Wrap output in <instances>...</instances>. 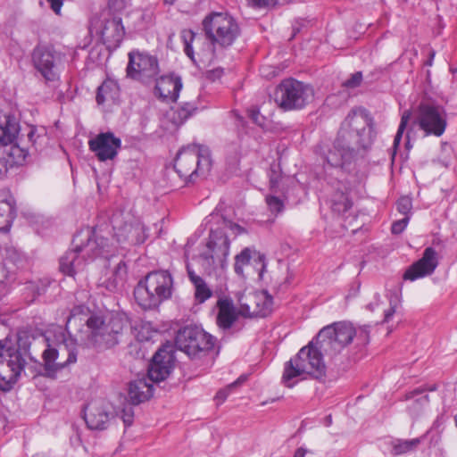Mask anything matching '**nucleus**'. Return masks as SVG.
I'll list each match as a JSON object with an SVG mask.
<instances>
[{
    "label": "nucleus",
    "instance_id": "nucleus-19",
    "mask_svg": "<svg viewBox=\"0 0 457 457\" xmlns=\"http://www.w3.org/2000/svg\"><path fill=\"white\" fill-rule=\"evenodd\" d=\"M246 300L249 303L240 300L239 313L244 317H265L272 311L273 298L266 290L250 295Z\"/></svg>",
    "mask_w": 457,
    "mask_h": 457
},
{
    "label": "nucleus",
    "instance_id": "nucleus-57",
    "mask_svg": "<svg viewBox=\"0 0 457 457\" xmlns=\"http://www.w3.org/2000/svg\"><path fill=\"white\" fill-rule=\"evenodd\" d=\"M221 75H222V70L217 69V70L211 71L208 73V78H210L212 79H215L220 78Z\"/></svg>",
    "mask_w": 457,
    "mask_h": 457
},
{
    "label": "nucleus",
    "instance_id": "nucleus-60",
    "mask_svg": "<svg viewBox=\"0 0 457 457\" xmlns=\"http://www.w3.org/2000/svg\"><path fill=\"white\" fill-rule=\"evenodd\" d=\"M237 122H238L237 126L244 127L245 124V121L244 120V119L241 116H237Z\"/></svg>",
    "mask_w": 457,
    "mask_h": 457
},
{
    "label": "nucleus",
    "instance_id": "nucleus-6",
    "mask_svg": "<svg viewBox=\"0 0 457 457\" xmlns=\"http://www.w3.org/2000/svg\"><path fill=\"white\" fill-rule=\"evenodd\" d=\"M29 359V350L11 340H0V391L9 392L21 377Z\"/></svg>",
    "mask_w": 457,
    "mask_h": 457
},
{
    "label": "nucleus",
    "instance_id": "nucleus-49",
    "mask_svg": "<svg viewBox=\"0 0 457 457\" xmlns=\"http://www.w3.org/2000/svg\"><path fill=\"white\" fill-rule=\"evenodd\" d=\"M252 6L256 8H264L278 4V0H247Z\"/></svg>",
    "mask_w": 457,
    "mask_h": 457
},
{
    "label": "nucleus",
    "instance_id": "nucleus-41",
    "mask_svg": "<svg viewBox=\"0 0 457 457\" xmlns=\"http://www.w3.org/2000/svg\"><path fill=\"white\" fill-rule=\"evenodd\" d=\"M420 443L418 438L411 440L399 441L394 445V453L395 454H403L416 447Z\"/></svg>",
    "mask_w": 457,
    "mask_h": 457
},
{
    "label": "nucleus",
    "instance_id": "nucleus-11",
    "mask_svg": "<svg viewBox=\"0 0 457 457\" xmlns=\"http://www.w3.org/2000/svg\"><path fill=\"white\" fill-rule=\"evenodd\" d=\"M216 339L202 328L187 326L179 330L175 344L179 350L190 358H200L212 351Z\"/></svg>",
    "mask_w": 457,
    "mask_h": 457
},
{
    "label": "nucleus",
    "instance_id": "nucleus-17",
    "mask_svg": "<svg viewBox=\"0 0 457 457\" xmlns=\"http://www.w3.org/2000/svg\"><path fill=\"white\" fill-rule=\"evenodd\" d=\"M114 417L113 406L103 399L93 400L85 408L84 420L92 430L106 429Z\"/></svg>",
    "mask_w": 457,
    "mask_h": 457
},
{
    "label": "nucleus",
    "instance_id": "nucleus-27",
    "mask_svg": "<svg viewBox=\"0 0 457 457\" xmlns=\"http://www.w3.org/2000/svg\"><path fill=\"white\" fill-rule=\"evenodd\" d=\"M154 388L146 378L136 379L129 385V398L132 404H139L152 397Z\"/></svg>",
    "mask_w": 457,
    "mask_h": 457
},
{
    "label": "nucleus",
    "instance_id": "nucleus-33",
    "mask_svg": "<svg viewBox=\"0 0 457 457\" xmlns=\"http://www.w3.org/2000/svg\"><path fill=\"white\" fill-rule=\"evenodd\" d=\"M352 204L348 195L342 191L336 192L331 198V209L339 214L346 212Z\"/></svg>",
    "mask_w": 457,
    "mask_h": 457
},
{
    "label": "nucleus",
    "instance_id": "nucleus-35",
    "mask_svg": "<svg viewBox=\"0 0 457 457\" xmlns=\"http://www.w3.org/2000/svg\"><path fill=\"white\" fill-rule=\"evenodd\" d=\"M45 137L46 134L44 129H42V133H40L35 126H30L28 129L26 137H23V139L25 140L27 145L30 144V146L37 151L45 140Z\"/></svg>",
    "mask_w": 457,
    "mask_h": 457
},
{
    "label": "nucleus",
    "instance_id": "nucleus-46",
    "mask_svg": "<svg viewBox=\"0 0 457 457\" xmlns=\"http://www.w3.org/2000/svg\"><path fill=\"white\" fill-rule=\"evenodd\" d=\"M354 337L360 341V344H367L370 337V327L362 326L355 328Z\"/></svg>",
    "mask_w": 457,
    "mask_h": 457
},
{
    "label": "nucleus",
    "instance_id": "nucleus-10",
    "mask_svg": "<svg viewBox=\"0 0 457 457\" xmlns=\"http://www.w3.org/2000/svg\"><path fill=\"white\" fill-rule=\"evenodd\" d=\"M310 85L289 78L282 80L274 92V101L284 111L301 110L313 99Z\"/></svg>",
    "mask_w": 457,
    "mask_h": 457
},
{
    "label": "nucleus",
    "instance_id": "nucleus-59",
    "mask_svg": "<svg viewBox=\"0 0 457 457\" xmlns=\"http://www.w3.org/2000/svg\"><path fill=\"white\" fill-rule=\"evenodd\" d=\"M6 285L4 282L0 283V299L6 294Z\"/></svg>",
    "mask_w": 457,
    "mask_h": 457
},
{
    "label": "nucleus",
    "instance_id": "nucleus-26",
    "mask_svg": "<svg viewBox=\"0 0 457 457\" xmlns=\"http://www.w3.org/2000/svg\"><path fill=\"white\" fill-rule=\"evenodd\" d=\"M219 312L217 315V324L223 329H228L237 320L239 313L237 312L232 300L222 298L217 302Z\"/></svg>",
    "mask_w": 457,
    "mask_h": 457
},
{
    "label": "nucleus",
    "instance_id": "nucleus-48",
    "mask_svg": "<svg viewBox=\"0 0 457 457\" xmlns=\"http://www.w3.org/2000/svg\"><path fill=\"white\" fill-rule=\"evenodd\" d=\"M409 220H410L409 216H404L403 219L395 221L391 227L392 233L395 235L401 234L405 229V228L409 222Z\"/></svg>",
    "mask_w": 457,
    "mask_h": 457
},
{
    "label": "nucleus",
    "instance_id": "nucleus-43",
    "mask_svg": "<svg viewBox=\"0 0 457 457\" xmlns=\"http://www.w3.org/2000/svg\"><path fill=\"white\" fill-rule=\"evenodd\" d=\"M14 165L10 160L6 150L0 151V177L6 175L8 170Z\"/></svg>",
    "mask_w": 457,
    "mask_h": 457
},
{
    "label": "nucleus",
    "instance_id": "nucleus-36",
    "mask_svg": "<svg viewBox=\"0 0 457 457\" xmlns=\"http://www.w3.org/2000/svg\"><path fill=\"white\" fill-rule=\"evenodd\" d=\"M195 287V298L199 303H204L212 295V291L206 284L204 278L196 279V282L193 284Z\"/></svg>",
    "mask_w": 457,
    "mask_h": 457
},
{
    "label": "nucleus",
    "instance_id": "nucleus-62",
    "mask_svg": "<svg viewBox=\"0 0 457 457\" xmlns=\"http://www.w3.org/2000/svg\"><path fill=\"white\" fill-rule=\"evenodd\" d=\"M174 1L175 0H164L165 3L170 4H173Z\"/></svg>",
    "mask_w": 457,
    "mask_h": 457
},
{
    "label": "nucleus",
    "instance_id": "nucleus-9",
    "mask_svg": "<svg viewBox=\"0 0 457 457\" xmlns=\"http://www.w3.org/2000/svg\"><path fill=\"white\" fill-rule=\"evenodd\" d=\"M174 168L187 183L193 182L196 177L204 175L211 168L209 149L198 145L181 148L176 156Z\"/></svg>",
    "mask_w": 457,
    "mask_h": 457
},
{
    "label": "nucleus",
    "instance_id": "nucleus-15",
    "mask_svg": "<svg viewBox=\"0 0 457 457\" xmlns=\"http://www.w3.org/2000/svg\"><path fill=\"white\" fill-rule=\"evenodd\" d=\"M91 27L101 36L104 44L108 45L109 47L118 46L125 34L121 18L109 11H104L99 17L92 18Z\"/></svg>",
    "mask_w": 457,
    "mask_h": 457
},
{
    "label": "nucleus",
    "instance_id": "nucleus-18",
    "mask_svg": "<svg viewBox=\"0 0 457 457\" xmlns=\"http://www.w3.org/2000/svg\"><path fill=\"white\" fill-rule=\"evenodd\" d=\"M88 147L98 161H112L121 148V140L112 132H102L88 141Z\"/></svg>",
    "mask_w": 457,
    "mask_h": 457
},
{
    "label": "nucleus",
    "instance_id": "nucleus-16",
    "mask_svg": "<svg viewBox=\"0 0 457 457\" xmlns=\"http://www.w3.org/2000/svg\"><path fill=\"white\" fill-rule=\"evenodd\" d=\"M159 72L156 57L145 53L132 51L129 54L128 77L146 83Z\"/></svg>",
    "mask_w": 457,
    "mask_h": 457
},
{
    "label": "nucleus",
    "instance_id": "nucleus-61",
    "mask_svg": "<svg viewBox=\"0 0 457 457\" xmlns=\"http://www.w3.org/2000/svg\"><path fill=\"white\" fill-rule=\"evenodd\" d=\"M232 228L235 229L237 233H241L243 231V228L237 224H234Z\"/></svg>",
    "mask_w": 457,
    "mask_h": 457
},
{
    "label": "nucleus",
    "instance_id": "nucleus-30",
    "mask_svg": "<svg viewBox=\"0 0 457 457\" xmlns=\"http://www.w3.org/2000/svg\"><path fill=\"white\" fill-rule=\"evenodd\" d=\"M118 97V84L112 79H106L98 87L96 100L98 104H103L108 101L115 102Z\"/></svg>",
    "mask_w": 457,
    "mask_h": 457
},
{
    "label": "nucleus",
    "instance_id": "nucleus-23",
    "mask_svg": "<svg viewBox=\"0 0 457 457\" xmlns=\"http://www.w3.org/2000/svg\"><path fill=\"white\" fill-rule=\"evenodd\" d=\"M182 86L180 77L174 74L164 75L156 81L155 95L163 101L176 102Z\"/></svg>",
    "mask_w": 457,
    "mask_h": 457
},
{
    "label": "nucleus",
    "instance_id": "nucleus-3",
    "mask_svg": "<svg viewBox=\"0 0 457 457\" xmlns=\"http://www.w3.org/2000/svg\"><path fill=\"white\" fill-rule=\"evenodd\" d=\"M326 354L318 342L316 336L307 345L302 347L295 356L285 363L282 383L287 387H293L292 379L306 374L311 378L322 381L327 375V367L323 359Z\"/></svg>",
    "mask_w": 457,
    "mask_h": 457
},
{
    "label": "nucleus",
    "instance_id": "nucleus-47",
    "mask_svg": "<svg viewBox=\"0 0 457 457\" xmlns=\"http://www.w3.org/2000/svg\"><path fill=\"white\" fill-rule=\"evenodd\" d=\"M248 116L253 123L260 127L265 126V117L260 113V111L256 108H252L248 111Z\"/></svg>",
    "mask_w": 457,
    "mask_h": 457
},
{
    "label": "nucleus",
    "instance_id": "nucleus-29",
    "mask_svg": "<svg viewBox=\"0 0 457 457\" xmlns=\"http://www.w3.org/2000/svg\"><path fill=\"white\" fill-rule=\"evenodd\" d=\"M19 130V122L13 115H0V144L6 145L13 143Z\"/></svg>",
    "mask_w": 457,
    "mask_h": 457
},
{
    "label": "nucleus",
    "instance_id": "nucleus-14",
    "mask_svg": "<svg viewBox=\"0 0 457 457\" xmlns=\"http://www.w3.org/2000/svg\"><path fill=\"white\" fill-rule=\"evenodd\" d=\"M415 122L425 135L441 137L447 126V113L439 104L422 102L419 104Z\"/></svg>",
    "mask_w": 457,
    "mask_h": 457
},
{
    "label": "nucleus",
    "instance_id": "nucleus-54",
    "mask_svg": "<svg viewBox=\"0 0 457 457\" xmlns=\"http://www.w3.org/2000/svg\"><path fill=\"white\" fill-rule=\"evenodd\" d=\"M187 275L189 278V280L192 282V284L196 282V279H201L202 278L195 273V271L189 267V265L187 266Z\"/></svg>",
    "mask_w": 457,
    "mask_h": 457
},
{
    "label": "nucleus",
    "instance_id": "nucleus-32",
    "mask_svg": "<svg viewBox=\"0 0 457 457\" xmlns=\"http://www.w3.org/2000/svg\"><path fill=\"white\" fill-rule=\"evenodd\" d=\"M196 111V107L190 104L185 103L183 105L178 108H171L168 113V119L175 125H182L192 114Z\"/></svg>",
    "mask_w": 457,
    "mask_h": 457
},
{
    "label": "nucleus",
    "instance_id": "nucleus-42",
    "mask_svg": "<svg viewBox=\"0 0 457 457\" xmlns=\"http://www.w3.org/2000/svg\"><path fill=\"white\" fill-rule=\"evenodd\" d=\"M410 116H411V113L408 111L404 112L403 114L402 115L401 122H400L396 135L395 136V139H394V147L395 148H397L401 143L402 136H403V133L409 122Z\"/></svg>",
    "mask_w": 457,
    "mask_h": 457
},
{
    "label": "nucleus",
    "instance_id": "nucleus-2",
    "mask_svg": "<svg viewBox=\"0 0 457 457\" xmlns=\"http://www.w3.org/2000/svg\"><path fill=\"white\" fill-rule=\"evenodd\" d=\"M72 244L74 248L67 251L60 259V270L71 277L82 271L87 261L105 256L110 252L108 239L89 227L81 229L73 238Z\"/></svg>",
    "mask_w": 457,
    "mask_h": 457
},
{
    "label": "nucleus",
    "instance_id": "nucleus-24",
    "mask_svg": "<svg viewBox=\"0 0 457 457\" xmlns=\"http://www.w3.org/2000/svg\"><path fill=\"white\" fill-rule=\"evenodd\" d=\"M436 386H420L417 387L404 396L406 401H411V403L408 406V411L411 416H418L423 411V409L428 404L429 398L427 394L428 391H435Z\"/></svg>",
    "mask_w": 457,
    "mask_h": 457
},
{
    "label": "nucleus",
    "instance_id": "nucleus-22",
    "mask_svg": "<svg viewBox=\"0 0 457 457\" xmlns=\"http://www.w3.org/2000/svg\"><path fill=\"white\" fill-rule=\"evenodd\" d=\"M437 266L436 252L432 247H427L422 257L412 265H411L403 275L407 280H415L417 278L430 275Z\"/></svg>",
    "mask_w": 457,
    "mask_h": 457
},
{
    "label": "nucleus",
    "instance_id": "nucleus-5",
    "mask_svg": "<svg viewBox=\"0 0 457 457\" xmlns=\"http://www.w3.org/2000/svg\"><path fill=\"white\" fill-rule=\"evenodd\" d=\"M173 278L168 270H159L147 273L134 289V297L143 309H154L171 297Z\"/></svg>",
    "mask_w": 457,
    "mask_h": 457
},
{
    "label": "nucleus",
    "instance_id": "nucleus-39",
    "mask_svg": "<svg viewBox=\"0 0 457 457\" xmlns=\"http://www.w3.org/2000/svg\"><path fill=\"white\" fill-rule=\"evenodd\" d=\"M216 243L213 241L212 237H210V240L208 241L206 246L208 248V252L203 253L200 254V258L203 261V266L205 269H209L213 266L214 264V257L212 254V252L214 250Z\"/></svg>",
    "mask_w": 457,
    "mask_h": 457
},
{
    "label": "nucleus",
    "instance_id": "nucleus-64",
    "mask_svg": "<svg viewBox=\"0 0 457 457\" xmlns=\"http://www.w3.org/2000/svg\"><path fill=\"white\" fill-rule=\"evenodd\" d=\"M455 424H456V427H457V415L455 416Z\"/></svg>",
    "mask_w": 457,
    "mask_h": 457
},
{
    "label": "nucleus",
    "instance_id": "nucleus-13",
    "mask_svg": "<svg viewBox=\"0 0 457 457\" xmlns=\"http://www.w3.org/2000/svg\"><path fill=\"white\" fill-rule=\"evenodd\" d=\"M63 55L50 46L38 45L31 52L34 69L47 82L59 79Z\"/></svg>",
    "mask_w": 457,
    "mask_h": 457
},
{
    "label": "nucleus",
    "instance_id": "nucleus-12",
    "mask_svg": "<svg viewBox=\"0 0 457 457\" xmlns=\"http://www.w3.org/2000/svg\"><path fill=\"white\" fill-rule=\"evenodd\" d=\"M355 335V328L350 322H336L324 327L317 335L318 342L327 355L339 353L349 345Z\"/></svg>",
    "mask_w": 457,
    "mask_h": 457
},
{
    "label": "nucleus",
    "instance_id": "nucleus-56",
    "mask_svg": "<svg viewBox=\"0 0 457 457\" xmlns=\"http://www.w3.org/2000/svg\"><path fill=\"white\" fill-rule=\"evenodd\" d=\"M309 452L308 449L304 447H299L295 450L293 457H305V454Z\"/></svg>",
    "mask_w": 457,
    "mask_h": 457
},
{
    "label": "nucleus",
    "instance_id": "nucleus-38",
    "mask_svg": "<svg viewBox=\"0 0 457 457\" xmlns=\"http://www.w3.org/2000/svg\"><path fill=\"white\" fill-rule=\"evenodd\" d=\"M127 273V268L124 262H120L113 271L114 278L108 282L107 288L111 291L117 288L120 282L123 281Z\"/></svg>",
    "mask_w": 457,
    "mask_h": 457
},
{
    "label": "nucleus",
    "instance_id": "nucleus-20",
    "mask_svg": "<svg viewBox=\"0 0 457 457\" xmlns=\"http://www.w3.org/2000/svg\"><path fill=\"white\" fill-rule=\"evenodd\" d=\"M174 357L171 346L160 348L154 355L148 369V378L153 382L164 380L173 368Z\"/></svg>",
    "mask_w": 457,
    "mask_h": 457
},
{
    "label": "nucleus",
    "instance_id": "nucleus-50",
    "mask_svg": "<svg viewBox=\"0 0 457 457\" xmlns=\"http://www.w3.org/2000/svg\"><path fill=\"white\" fill-rule=\"evenodd\" d=\"M128 1L129 0H109V6L114 11H121L127 6Z\"/></svg>",
    "mask_w": 457,
    "mask_h": 457
},
{
    "label": "nucleus",
    "instance_id": "nucleus-28",
    "mask_svg": "<svg viewBox=\"0 0 457 457\" xmlns=\"http://www.w3.org/2000/svg\"><path fill=\"white\" fill-rule=\"evenodd\" d=\"M14 199L10 195H0V232H8L16 217Z\"/></svg>",
    "mask_w": 457,
    "mask_h": 457
},
{
    "label": "nucleus",
    "instance_id": "nucleus-58",
    "mask_svg": "<svg viewBox=\"0 0 457 457\" xmlns=\"http://www.w3.org/2000/svg\"><path fill=\"white\" fill-rule=\"evenodd\" d=\"M278 176H270V189L274 190V188L278 186Z\"/></svg>",
    "mask_w": 457,
    "mask_h": 457
},
{
    "label": "nucleus",
    "instance_id": "nucleus-37",
    "mask_svg": "<svg viewBox=\"0 0 457 457\" xmlns=\"http://www.w3.org/2000/svg\"><path fill=\"white\" fill-rule=\"evenodd\" d=\"M91 315L89 308L85 304L76 305L71 310L66 326L70 325L72 321H76L77 319H79V322H86V320Z\"/></svg>",
    "mask_w": 457,
    "mask_h": 457
},
{
    "label": "nucleus",
    "instance_id": "nucleus-21",
    "mask_svg": "<svg viewBox=\"0 0 457 457\" xmlns=\"http://www.w3.org/2000/svg\"><path fill=\"white\" fill-rule=\"evenodd\" d=\"M115 237L120 243H129L132 245L142 244L146 239L145 225L139 220L126 221L119 225L116 219L112 220Z\"/></svg>",
    "mask_w": 457,
    "mask_h": 457
},
{
    "label": "nucleus",
    "instance_id": "nucleus-45",
    "mask_svg": "<svg viewBox=\"0 0 457 457\" xmlns=\"http://www.w3.org/2000/svg\"><path fill=\"white\" fill-rule=\"evenodd\" d=\"M362 81V73L357 71L351 75V77L343 82V87L347 88H355L361 85Z\"/></svg>",
    "mask_w": 457,
    "mask_h": 457
},
{
    "label": "nucleus",
    "instance_id": "nucleus-53",
    "mask_svg": "<svg viewBox=\"0 0 457 457\" xmlns=\"http://www.w3.org/2000/svg\"><path fill=\"white\" fill-rule=\"evenodd\" d=\"M51 6V9L56 14H60L61 8L63 4L64 0H46Z\"/></svg>",
    "mask_w": 457,
    "mask_h": 457
},
{
    "label": "nucleus",
    "instance_id": "nucleus-7",
    "mask_svg": "<svg viewBox=\"0 0 457 457\" xmlns=\"http://www.w3.org/2000/svg\"><path fill=\"white\" fill-rule=\"evenodd\" d=\"M202 25L213 54L231 46L240 35L237 21L227 12H212L203 20Z\"/></svg>",
    "mask_w": 457,
    "mask_h": 457
},
{
    "label": "nucleus",
    "instance_id": "nucleus-4",
    "mask_svg": "<svg viewBox=\"0 0 457 457\" xmlns=\"http://www.w3.org/2000/svg\"><path fill=\"white\" fill-rule=\"evenodd\" d=\"M86 330H80L79 333V343L100 351L117 345L125 329L122 319L113 317L105 321L100 314H92L88 317L86 320Z\"/></svg>",
    "mask_w": 457,
    "mask_h": 457
},
{
    "label": "nucleus",
    "instance_id": "nucleus-44",
    "mask_svg": "<svg viewBox=\"0 0 457 457\" xmlns=\"http://www.w3.org/2000/svg\"><path fill=\"white\" fill-rule=\"evenodd\" d=\"M411 200L407 196L401 197L396 203V208L398 212L405 216H408L409 212L411 210Z\"/></svg>",
    "mask_w": 457,
    "mask_h": 457
},
{
    "label": "nucleus",
    "instance_id": "nucleus-25",
    "mask_svg": "<svg viewBox=\"0 0 457 457\" xmlns=\"http://www.w3.org/2000/svg\"><path fill=\"white\" fill-rule=\"evenodd\" d=\"M251 262L254 263V265H261L259 275L262 277V272L265 270V256L259 252L252 251L249 248H245L239 254H237L235 258V272L238 275H243V267L245 265L250 264Z\"/></svg>",
    "mask_w": 457,
    "mask_h": 457
},
{
    "label": "nucleus",
    "instance_id": "nucleus-31",
    "mask_svg": "<svg viewBox=\"0 0 457 457\" xmlns=\"http://www.w3.org/2000/svg\"><path fill=\"white\" fill-rule=\"evenodd\" d=\"M10 160L14 166L21 165L29 155V145H26L23 139V135L17 138V142L11 144L8 151H6Z\"/></svg>",
    "mask_w": 457,
    "mask_h": 457
},
{
    "label": "nucleus",
    "instance_id": "nucleus-63",
    "mask_svg": "<svg viewBox=\"0 0 457 457\" xmlns=\"http://www.w3.org/2000/svg\"><path fill=\"white\" fill-rule=\"evenodd\" d=\"M262 75H263V76H268V74H266V73L264 72V69H262Z\"/></svg>",
    "mask_w": 457,
    "mask_h": 457
},
{
    "label": "nucleus",
    "instance_id": "nucleus-51",
    "mask_svg": "<svg viewBox=\"0 0 457 457\" xmlns=\"http://www.w3.org/2000/svg\"><path fill=\"white\" fill-rule=\"evenodd\" d=\"M242 381H243V379L239 378L237 381H235L234 383L230 384L228 386V388H226L224 390L219 391L217 393V398L221 399L222 401H224L227 398V396H228V391L230 390L231 388L238 386Z\"/></svg>",
    "mask_w": 457,
    "mask_h": 457
},
{
    "label": "nucleus",
    "instance_id": "nucleus-55",
    "mask_svg": "<svg viewBox=\"0 0 457 457\" xmlns=\"http://www.w3.org/2000/svg\"><path fill=\"white\" fill-rule=\"evenodd\" d=\"M390 308L385 312L384 322H388L395 312V307L392 304V301H390Z\"/></svg>",
    "mask_w": 457,
    "mask_h": 457
},
{
    "label": "nucleus",
    "instance_id": "nucleus-52",
    "mask_svg": "<svg viewBox=\"0 0 457 457\" xmlns=\"http://www.w3.org/2000/svg\"><path fill=\"white\" fill-rule=\"evenodd\" d=\"M122 420L126 426H129L132 423L133 411L130 407L122 411Z\"/></svg>",
    "mask_w": 457,
    "mask_h": 457
},
{
    "label": "nucleus",
    "instance_id": "nucleus-40",
    "mask_svg": "<svg viewBox=\"0 0 457 457\" xmlns=\"http://www.w3.org/2000/svg\"><path fill=\"white\" fill-rule=\"evenodd\" d=\"M268 208L271 213L278 214L283 212L285 204L284 201L273 195H268L265 198Z\"/></svg>",
    "mask_w": 457,
    "mask_h": 457
},
{
    "label": "nucleus",
    "instance_id": "nucleus-1",
    "mask_svg": "<svg viewBox=\"0 0 457 457\" xmlns=\"http://www.w3.org/2000/svg\"><path fill=\"white\" fill-rule=\"evenodd\" d=\"M375 135L372 119L366 111L353 109L341 123L337 137L332 146L323 153V159L330 167H343L361 150L368 149Z\"/></svg>",
    "mask_w": 457,
    "mask_h": 457
},
{
    "label": "nucleus",
    "instance_id": "nucleus-34",
    "mask_svg": "<svg viewBox=\"0 0 457 457\" xmlns=\"http://www.w3.org/2000/svg\"><path fill=\"white\" fill-rule=\"evenodd\" d=\"M181 38L184 43V52L186 55L195 63L196 64V60L195 58V53L193 49L192 44L196 40H199L196 34L190 29H184L181 32Z\"/></svg>",
    "mask_w": 457,
    "mask_h": 457
},
{
    "label": "nucleus",
    "instance_id": "nucleus-8",
    "mask_svg": "<svg viewBox=\"0 0 457 457\" xmlns=\"http://www.w3.org/2000/svg\"><path fill=\"white\" fill-rule=\"evenodd\" d=\"M54 336L56 346L48 344L47 348L43 352L45 370L47 376L52 378L56 372L77 361L76 345L79 341L72 337H66L62 327L54 330Z\"/></svg>",
    "mask_w": 457,
    "mask_h": 457
}]
</instances>
